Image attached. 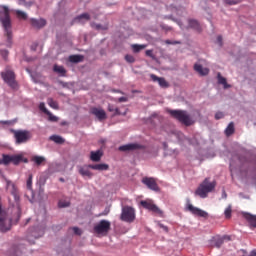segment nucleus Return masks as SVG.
Instances as JSON below:
<instances>
[{
  "label": "nucleus",
  "instance_id": "nucleus-25",
  "mask_svg": "<svg viewBox=\"0 0 256 256\" xmlns=\"http://www.w3.org/2000/svg\"><path fill=\"white\" fill-rule=\"evenodd\" d=\"M244 217L250 223L251 227H255L256 229V216L247 213L244 215Z\"/></svg>",
  "mask_w": 256,
  "mask_h": 256
},
{
  "label": "nucleus",
  "instance_id": "nucleus-35",
  "mask_svg": "<svg viewBox=\"0 0 256 256\" xmlns=\"http://www.w3.org/2000/svg\"><path fill=\"white\" fill-rule=\"evenodd\" d=\"M69 205H71V202H69L67 200H60L58 202V207H60V209H63L65 207H69Z\"/></svg>",
  "mask_w": 256,
  "mask_h": 256
},
{
  "label": "nucleus",
  "instance_id": "nucleus-12",
  "mask_svg": "<svg viewBox=\"0 0 256 256\" xmlns=\"http://www.w3.org/2000/svg\"><path fill=\"white\" fill-rule=\"evenodd\" d=\"M142 183L151 189V191H159V185H157V181L154 178L144 177L142 179Z\"/></svg>",
  "mask_w": 256,
  "mask_h": 256
},
{
  "label": "nucleus",
  "instance_id": "nucleus-32",
  "mask_svg": "<svg viewBox=\"0 0 256 256\" xmlns=\"http://www.w3.org/2000/svg\"><path fill=\"white\" fill-rule=\"evenodd\" d=\"M32 161H34L35 164L39 166V165H41L42 163H45V157H43V156H34V157L32 158Z\"/></svg>",
  "mask_w": 256,
  "mask_h": 256
},
{
  "label": "nucleus",
  "instance_id": "nucleus-36",
  "mask_svg": "<svg viewBox=\"0 0 256 256\" xmlns=\"http://www.w3.org/2000/svg\"><path fill=\"white\" fill-rule=\"evenodd\" d=\"M231 213H233V210L231 208V205H229L224 211L225 218L231 219Z\"/></svg>",
  "mask_w": 256,
  "mask_h": 256
},
{
  "label": "nucleus",
  "instance_id": "nucleus-54",
  "mask_svg": "<svg viewBox=\"0 0 256 256\" xmlns=\"http://www.w3.org/2000/svg\"><path fill=\"white\" fill-rule=\"evenodd\" d=\"M21 3H25V0H19Z\"/></svg>",
  "mask_w": 256,
  "mask_h": 256
},
{
  "label": "nucleus",
  "instance_id": "nucleus-8",
  "mask_svg": "<svg viewBox=\"0 0 256 256\" xmlns=\"http://www.w3.org/2000/svg\"><path fill=\"white\" fill-rule=\"evenodd\" d=\"M120 219L121 221H125V223H133V221H135V209L125 206L122 209Z\"/></svg>",
  "mask_w": 256,
  "mask_h": 256
},
{
  "label": "nucleus",
  "instance_id": "nucleus-51",
  "mask_svg": "<svg viewBox=\"0 0 256 256\" xmlns=\"http://www.w3.org/2000/svg\"><path fill=\"white\" fill-rule=\"evenodd\" d=\"M2 125H11V121H2Z\"/></svg>",
  "mask_w": 256,
  "mask_h": 256
},
{
  "label": "nucleus",
  "instance_id": "nucleus-13",
  "mask_svg": "<svg viewBox=\"0 0 256 256\" xmlns=\"http://www.w3.org/2000/svg\"><path fill=\"white\" fill-rule=\"evenodd\" d=\"M150 79H152V81H154V82H158L160 87H162L163 89H167V87H169V82L167 80H165V78H163V77H158L155 74H151Z\"/></svg>",
  "mask_w": 256,
  "mask_h": 256
},
{
  "label": "nucleus",
  "instance_id": "nucleus-26",
  "mask_svg": "<svg viewBox=\"0 0 256 256\" xmlns=\"http://www.w3.org/2000/svg\"><path fill=\"white\" fill-rule=\"evenodd\" d=\"M217 77H218V83L220 85H223L224 89H229V87H231V85L227 84V79H225V77L221 76V73H218Z\"/></svg>",
  "mask_w": 256,
  "mask_h": 256
},
{
  "label": "nucleus",
  "instance_id": "nucleus-15",
  "mask_svg": "<svg viewBox=\"0 0 256 256\" xmlns=\"http://www.w3.org/2000/svg\"><path fill=\"white\" fill-rule=\"evenodd\" d=\"M138 149H143V146L137 143L126 144L119 147V151H137Z\"/></svg>",
  "mask_w": 256,
  "mask_h": 256
},
{
  "label": "nucleus",
  "instance_id": "nucleus-3",
  "mask_svg": "<svg viewBox=\"0 0 256 256\" xmlns=\"http://www.w3.org/2000/svg\"><path fill=\"white\" fill-rule=\"evenodd\" d=\"M216 186L217 182H209V178H206L196 189L195 195H198V197L205 199L207 197V194L211 193V191H213Z\"/></svg>",
  "mask_w": 256,
  "mask_h": 256
},
{
  "label": "nucleus",
  "instance_id": "nucleus-9",
  "mask_svg": "<svg viewBox=\"0 0 256 256\" xmlns=\"http://www.w3.org/2000/svg\"><path fill=\"white\" fill-rule=\"evenodd\" d=\"M140 205H142L144 209H147L148 211H151L156 215H163V211H161V209H159L158 206L155 205V203H153L152 200H142L140 202Z\"/></svg>",
  "mask_w": 256,
  "mask_h": 256
},
{
  "label": "nucleus",
  "instance_id": "nucleus-45",
  "mask_svg": "<svg viewBox=\"0 0 256 256\" xmlns=\"http://www.w3.org/2000/svg\"><path fill=\"white\" fill-rule=\"evenodd\" d=\"M223 117H225V114H223V112H217L215 114V119H217V120L223 119Z\"/></svg>",
  "mask_w": 256,
  "mask_h": 256
},
{
  "label": "nucleus",
  "instance_id": "nucleus-30",
  "mask_svg": "<svg viewBox=\"0 0 256 256\" xmlns=\"http://www.w3.org/2000/svg\"><path fill=\"white\" fill-rule=\"evenodd\" d=\"M47 104L52 109H59V104L57 103V101L53 100V98H48L47 99Z\"/></svg>",
  "mask_w": 256,
  "mask_h": 256
},
{
  "label": "nucleus",
  "instance_id": "nucleus-31",
  "mask_svg": "<svg viewBox=\"0 0 256 256\" xmlns=\"http://www.w3.org/2000/svg\"><path fill=\"white\" fill-rule=\"evenodd\" d=\"M146 47H147V45H145V44H142V45L133 44L132 45V49H133L134 53H139V51H142V49H145Z\"/></svg>",
  "mask_w": 256,
  "mask_h": 256
},
{
  "label": "nucleus",
  "instance_id": "nucleus-27",
  "mask_svg": "<svg viewBox=\"0 0 256 256\" xmlns=\"http://www.w3.org/2000/svg\"><path fill=\"white\" fill-rule=\"evenodd\" d=\"M70 63H81L83 61V55H71L69 56Z\"/></svg>",
  "mask_w": 256,
  "mask_h": 256
},
{
  "label": "nucleus",
  "instance_id": "nucleus-47",
  "mask_svg": "<svg viewBox=\"0 0 256 256\" xmlns=\"http://www.w3.org/2000/svg\"><path fill=\"white\" fill-rule=\"evenodd\" d=\"M119 103H127L128 99L127 97H120L118 98Z\"/></svg>",
  "mask_w": 256,
  "mask_h": 256
},
{
  "label": "nucleus",
  "instance_id": "nucleus-24",
  "mask_svg": "<svg viewBox=\"0 0 256 256\" xmlns=\"http://www.w3.org/2000/svg\"><path fill=\"white\" fill-rule=\"evenodd\" d=\"M233 133H235V124L233 122H230L227 128L225 129V135L226 137H231Z\"/></svg>",
  "mask_w": 256,
  "mask_h": 256
},
{
  "label": "nucleus",
  "instance_id": "nucleus-7",
  "mask_svg": "<svg viewBox=\"0 0 256 256\" xmlns=\"http://www.w3.org/2000/svg\"><path fill=\"white\" fill-rule=\"evenodd\" d=\"M111 231V222L109 220H101L99 223L94 225V233L97 235H107Z\"/></svg>",
  "mask_w": 256,
  "mask_h": 256
},
{
  "label": "nucleus",
  "instance_id": "nucleus-41",
  "mask_svg": "<svg viewBox=\"0 0 256 256\" xmlns=\"http://www.w3.org/2000/svg\"><path fill=\"white\" fill-rule=\"evenodd\" d=\"M223 243H224L223 238H217L215 240V247H217L219 249L221 247V245H223Z\"/></svg>",
  "mask_w": 256,
  "mask_h": 256
},
{
  "label": "nucleus",
  "instance_id": "nucleus-53",
  "mask_svg": "<svg viewBox=\"0 0 256 256\" xmlns=\"http://www.w3.org/2000/svg\"><path fill=\"white\" fill-rule=\"evenodd\" d=\"M60 181H61L62 183H64V182H65V179H63V178H60Z\"/></svg>",
  "mask_w": 256,
  "mask_h": 256
},
{
  "label": "nucleus",
  "instance_id": "nucleus-21",
  "mask_svg": "<svg viewBox=\"0 0 256 256\" xmlns=\"http://www.w3.org/2000/svg\"><path fill=\"white\" fill-rule=\"evenodd\" d=\"M53 71H54V73H58V75H60V77H65V75H67V70L65 69V67L57 65V64H55L53 66Z\"/></svg>",
  "mask_w": 256,
  "mask_h": 256
},
{
  "label": "nucleus",
  "instance_id": "nucleus-22",
  "mask_svg": "<svg viewBox=\"0 0 256 256\" xmlns=\"http://www.w3.org/2000/svg\"><path fill=\"white\" fill-rule=\"evenodd\" d=\"M101 157H103V153H101V151H96V152H94V151H92L91 153H90V159H91V161H94V162H99V161H101Z\"/></svg>",
  "mask_w": 256,
  "mask_h": 256
},
{
  "label": "nucleus",
  "instance_id": "nucleus-18",
  "mask_svg": "<svg viewBox=\"0 0 256 256\" xmlns=\"http://www.w3.org/2000/svg\"><path fill=\"white\" fill-rule=\"evenodd\" d=\"M188 27L190 29H194V31H198V33H201V24L197 20L190 19L188 21Z\"/></svg>",
  "mask_w": 256,
  "mask_h": 256
},
{
  "label": "nucleus",
  "instance_id": "nucleus-19",
  "mask_svg": "<svg viewBox=\"0 0 256 256\" xmlns=\"http://www.w3.org/2000/svg\"><path fill=\"white\" fill-rule=\"evenodd\" d=\"M194 71H196V73H199V75H202V76L209 75V69L203 68L201 64H195Z\"/></svg>",
  "mask_w": 256,
  "mask_h": 256
},
{
  "label": "nucleus",
  "instance_id": "nucleus-17",
  "mask_svg": "<svg viewBox=\"0 0 256 256\" xmlns=\"http://www.w3.org/2000/svg\"><path fill=\"white\" fill-rule=\"evenodd\" d=\"M89 169H93L94 171H107L109 169V165L107 164H90L88 165Z\"/></svg>",
  "mask_w": 256,
  "mask_h": 256
},
{
  "label": "nucleus",
  "instance_id": "nucleus-52",
  "mask_svg": "<svg viewBox=\"0 0 256 256\" xmlns=\"http://www.w3.org/2000/svg\"><path fill=\"white\" fill-rule=\"evenodd\" d=\"M249 256H256V249L252 250L249 254Z\"/></svg>",
  "mask_w": 256,
  "mask_h": 256
},
{
  "label": "nucleus",
  "instance_id": "nucleus-38",
  "mask_svg": "<svg viewBox=\"0 0 256 256\" xmlns=\"http://www.w3.org/2000/svg\"><path fill=\"white\" fill-rule=\"evenodd\" d=\"M26 185L27 189H31V187H33V175H29Z\"/></svg>",
  "mask_w": 256,
  "mask_h": 256
},
{
  "label": "nucleus",
  "instance_id": "nucleus-46",
  "mask_svg": "<svg viewBox=\"0 0 256 256\" xmlns=\"http://www.w3.org/2000/svg\"><path fill=\"white\" fill-rule=\"evenodd\" d=\"M147 57H151V59H155V55L153 54V50H146Z\"/></svg>",
  "mask_w": 256,
  "mask_h": 256
},
{
  "label": "nucleus",
  "instance_id": "nucleus-5",
  "mask_svg": "<svg viewBox=\"0 0 256 256\" xmlns=\"http://www.w3.org/2000/svg\"><path fill=\"white\" fill-rule=\"evenodd\" d=\"M1 77L11 89H19V84H17V80H15V72H13V70L1 72Z\"/></svg>",
  "mask_w": 256,
  "mask_h": 256
},
{
  "label": "nucleus",
  "instance_id": "nucleus-20",
  "mask_svg": "<svg viewBox=\"0 0 256 256\" xmlns=\"http://www.w3.org/2000/svg\"><path fill=\"white\" fill-rule=\"evenodd\" d=\"M45 235V228H34L33 231H31V236L34 237V239H39V237H43Z\"/></svg>",
  "mask_w": 256,
  "mask_h": 256
},
{
  "label": "nucleus",
  "instance_id": "nucleus-14",
  "mask_svg": "<svg viewBox=\"0 0 256 256\" xmlns=\"http://www.w3.org/2000/svg\"><path fill=\"white\" fill-rule=\"evenodd\" d=\"M91 113L92 115H95L99 121L107 119V113H105V110L101 108H92Z\"/></svg>",
  "mask_w": 256,
  "mask_h": 256
},
{
  "label": "nucleus",
  "instance_id": "nucleus-44",
  "mask_svg": "<svg viewBox=\"0 0 256 256\" xmlns=\"http://www.w3.org/2000/svg\"><path fill=\"white\" fill-rule=\"evenodd\" d=\"M0 55L3 56V59H7L8 55H9V51H7V50H0Z\"/></svg>",
  "mask_w": 256,
  "mask_h": 256
},
{
  "label": "nucleus",
  "instance_id": "nucleus-50",
  "mask_svg": "<svg viewBox=\"0 0 256 256\" xmlns=\"http://www.w3.org/2000/svg\"><path fill=\"white\" fill-rule=\"evenodd\" d=\"M160 227L161 229H163L164 231H166V233H169V227L163 225V224H160Z\"/></svg>",
  "mask_w": 256,
  "mask_h": 256
},
{
  "label": "nucleus",
  "instance_id": "nucleus-1",
  "mask_svg": "<svg viewBox=\"0 0 256 256\" xmlns=\"http://www.w3.org/2000/svg\"><path fill=\"white\" fill-rule=\"evenodd\" d=\"M0 21L4 28V35L7 37L8 45L13 43V30L11 29V17L9 16V8L3 7V13H0Z\"/></svg>",
  "mask_w": 256,
  "mask_h": 256
},
{
  "label": "nucleus",
  "instance_id": "nucleus-16",
  "mask_svg": "<svg viewBox=\"0 0 256 256\" xmlns=\"http://www.w3.org/2000/svg\"><path fill=\"white\" fill-rule=\"evenodd\" d=\"M90 19H91V16L89 15V13H84L74 18L73 23H79L80 25H85V23H87V21H90Z\"/></svg>",
  "mask_w": 256,
  "mask_h": 256
},
{
  "label": "nucleus",
  "instance_id": "nucleus-40",
  "mask_svg": "<svg viewBox=\"0 0 256 256\" xmlns=\"http://www.w3.org/2000/svg\"><path fill=\"white\" fill-rule=\"evenodd\" d=\"M39 109L40 111H43V113H45V115H47V113H49V110H47V108L45 107V103L41 102L39 104Z\"/></svg>",
  "mask_w": 256,
  "mask_h": 256
},
{
  "label": "nucleus",
  "instance_id": "nucleus-37",
  "mask_svg": "<svg viewBox=\"0 0 256 256\" xmlns=\"http://www.w3.org/2000/svg\"><path fill=\"white\" fill-rule=\"evenodd\" d=\"M46 115H48L49 121H52L53 123L59 121V118H57V116L53 115V114L50 113V112L46 113Z\"/></svg>",
  "mask_w": 256,
  "mask_h": 256
},
{
  "label": "nucleus",
  "instance_id": "nucleus-28",
  "mask_svg": "<svg viewBox=\"0 0 256 256\" xmlns=\"http://www.w3.org/2000/svg\"><path fill=\"white\" fill-rule=\"evenodd\" d=\"M50 140L54 141V143H57L58 145H63V143H65V139L59 135H52Z\"/></svg>",
  "mask_w": 256,
  "mask_h": 256
},
{
  "label": "nucleus",
  "instance_id": "nucleus-10",
  "mask_svg": "<svg viewBox=\"0 0 256 256\" xmlns=\"http://www.w3.org/2000/svg\"><path fill=\"white\" fill-rule=\"evenodd\" d=\"M187 209L192 213V215H196L197 217H202L203 219H207L209 217V213L193 206V204H187Z\"/></svg>",
  "mask_w": 256,
  "mask_h": 256
},
{
  "label": "nucleus",
  "instance_id": "nucleus-11",
  "mask_svg": "<svg viewBox=\"0 0 256 256\" xmlns=\"http://www.w3.org/2000/svg\"><path fill=\"white\" fill-rule=\"evenodd\" d=\"M30 25L33 29H43L47 26V20L44 18H30Z\"/></svg>",
  "mask_w": 256,
  "mask_h": 256
},
{
  "label": "nucleus",
  "instance_id": "nucleus-29",
  "mask_svg": "<svg viewBox=\"0 0 256 256\" xmlns=\"http://www.w3.org/2000/svg\"><path fill=\"white\" fill-rule=\"evenodd\" d=\"M92 27L94 28V29H96L97 31H107L108 29H109V25H101V24H95V23H93L92 24Z\"/></svg>",
  "mask_w": 256,
  "mask_h": 256
},
{
  "label": "nucleus",
  "instance_id": "nucleus-34",
  "mask_svg": "<svg viewBox=\"0 0 256 256\" xmlns=\"http://www.w3.org/2000/svg\"><path fill=\"white\" fill-rule=\"evenodd\" d=\"M108 111L110 113H114V115H121V111H119V108H115V106L111 104L108 105Z\"/></svg>",
  "mask_w": 256,
  "mask_h": 256
},
{
  "label": "nucleus",
  "instance_id": "nucleus-23",
  "mask_svg": "<svg viewBox=\"0 0 256 256\" xmlns=\"http://www.w3.org/2000/svg\"><path fill=\"white\" fill-rule=\"evenodd\" d=\"M79 173L80 175H82V177H89V179L93 177V173H91V171L87 167H80Z\"/></svg>",
  "mask_w": 256,
  "mask_h": 256
},
{
  "label": "nucleus",
  "instance_id": "nucleus-48",
  "mask_svg": "<svg viewBox=\"0 0 256 256\" xmlns=\"http://www.w3.org/2000/svg\"><path fill=\"white\" fill-rule=\"evenodd\" d=\"M217 43L220 45V47L223 45V37L218 36L217 37Z\"/></svg>",
  "mask_w": 256,
  "mask_h": 256
},
{
  "label": "nucleus",
  "instance_id": "nucleus-49",
  "mask_svg": "<svg viewBox=\"0 0 256 256\" xmlns=\"http://www.w3.org/2000/svg\"><path fill=\"white\" fill-rule=\"evenodd\" d=\"M73 231H74L75 235H81V229L74 227Z\"/></svg>",
  "mask_w": 256,
  "mask_h": 256
},
{
  "label": "nucleus",
  "instance_id": "nucleus-6",
  "mask_svg": "<svg viewBox=\"0 0 256 256\" xmlns=\"http://www.w3.org/2000/svg\"><path fill=\"white\" fill-rule=\"evenodd\" d=\"M27 163V158L23 159L22 155H2V160H0V163L3 165H9V163H13V165H19L21 162Z\"/></svg>",
  "mask_w": 256,
  "mask_h": 256
},
{
  "label": "nucleus",
  "instance_id": "nucleus-2",
  "mask_svg": "<svg viewBox=\"0 0 256 256\" xmlns=\"http://www.w3.org/2000/svg\"><path fill=\"white\" fill-rule=\"evenodd\" d=\"M168 113L173 119H176L186 127H191V125L195 124V120L185 110H168Z\"/></svg>",
  "mask_w": 256,
  "mask_h": 256
},
{
  "label": "nucleus",
  "instance_id": "nucleus-4",
  "mask_svg": "<svg viewBox=\"0 0 256 256\" xmlns=\"http://www.w3.org/2000/svg\"><path fill=\"white\" fill-rule=\"evenodd\" d=\"M11 133L14 135L16 145H23L27 143L33 137L29 130H11Z\"/></svg>",
  "mask_w": 256,
  "mask_h": 256
},
{
  "label": "nucleus",
  "instance_id": "nucleus-33",
  "mask_svg": "<svg viewBox=\"0 0 256 256\" xmlns=\"http://www.w3.org/2000/svg\"><path fill=\"white\" fill-rule=\"evenodd\" d=\"M16 17L18 19H22L23 21H27V13H25L21 10H16Z\"/></svg>",
  "mask_w": 256,
  "mask_h": 256
},
{
  "label": "nucleus",
  "instance_id": "nucleus-42",
  "mask_svg": "<svg viewBox=\"0 0 256 256\" xmlns=\"http://www.w3.org/2000/svg\"><path fill=\"white\" fill-rule=\"evenodd\" d=\"M165 43L166 45H181V41L166 40Z\"/></svg>",
  "mask_w": 256,
  "mask_h": 256
},
{
  "label": "nucleus",
  "instance_id": "nucleus-43",
  "mask_svg": "<svg viewBox=\"0 0 256 256\" xmlns=\"http://www.w3.org/2000/svg\"><path fill=\"white\" fill-rule=\"evenodd\" d=\"M224 2L226 5H237L239 3L237 0H224Z\"/></svg>",
  "mask_w": 256,
  "mask_h": 256
},
{
  "label": "nucleus",
  "instance_id": "nucleus-39",
  "mask_svg": "<svg viewBox=\"0 0 256 256\" xmlns=\"http://www.w3.org/2000/svg\"><path fill=\"white\" fill-rule=\"evenodd\" d=\"M125 61H127V63H135V57H133V55L127 54L125 56Z\"/></svg>",
  "mask_w": 256,
  "mask_h": 256
},
{
  "label": "nucleus",
  "instance_id": "nucleus-55",
  "mask_svg": "<svg viewBox=\"0 0 256 256\" xmlns=\"http://www.w3.org/2000/svg\"><path fill=\"white\" fill-rule=\"evenodd\" d=\"M29 221H31V219H27V222H26V223H29Z\"/></svg>",
  "mask_w": 256,
  "mask_h": 256
}]
</instances>
